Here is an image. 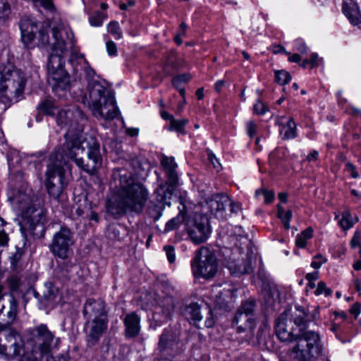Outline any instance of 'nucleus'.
<instances>
[{
  "label": "nucleus",
  "mask_w": 361,
  "mask_h": 361,
  "mask_svg": "<svg viewBox=\"0 0 361 361\" xmlns=\"http://www.w3.org/2000/svg\"><path fill=\"white\" fill-rule=\"evenodd\" d=\"M27 222L31 226L35 227L39 224H42L45 220L44 213L40 207H30L25 214Z\"/></svg>",
  "instance_id": "25"
},
{
  "label": "nucleus",
  "mask_w": 361,
  "mask_h": 361,
  "mask_svg": "<svg viewBox=\"0 0 361 361\" xmlns=\"http://www.w3.org/2000/svg\"><path fill=\"white\" fill-rule=\"evenodd\" d=\"M0 336L16 338L19 336V334L8 324H0Z\"/></svg>",
  "instance_id": "36"
},
{
  "label": "nucleus",
  "mask_w": 361,
  "mask_h": 361,
  "mask_svg": "<svg viewBox=\"0 0 361 361\" xmlns=\"http://www.w3.org/2000/svg\"><path fill=\"white\" fill-rule=\"evenodd\" d=\"M322 353L319 340H298L291 353L292 361H313Z\"/></svg>",
  "instance_id": "8"
},
{
  "label": "nucleus",
  "mask_w": 361,
  "mask_h": 361,
  "mask_svg": "<svg viewBox=\"0 0 361 361\" xmlns=\"http://www.w3.org/2000/svg\"><path fill=\"white\" fill-rule=\"evenodd\" d=\"M230 199L224 195L216 194L205 200L202 205V211L208 215L214 216L217 219H224L226 216V207L228 204Z\"/></svg>",
  "instance_id": "11"
},
{
  "label": "nucleus",
  "mask_w": 361,
  "mask_h": 361,
  "mask_svg": "<svg viewBox=\"0 0 361 361\" xmlns=\"http://www.w3.org/2000/svg\"><path fill=\"white\" fill-rule=\"evenodd\" d=\"M227 267L231 274L236 276L248 274L252 270L251 259L247 255L245 258L242 257L241 259H236L233 256L228 261Z\"/></svg>",
  "instance_id": "18"
},
{
  "label": "nucleus",
  "mask_w": 361,
  "mask_h": 361,
  "mask_svg": "<svg viewBox=\"0 0 361 361\" xmlns=\"http://www.w3.org/2000/svg\"><path fill=\"white\" fill-rule=\"evenodd\" d=\"M360 241H361V233L360 231H357L355 232V233L350 240L351 247L355 248L357 246H360Z\"/></svg>",
  "instance_id": "47"
},
{
  "label": "nucleus",
  "mask_w": 361,
  "mask_h": 361,
  "mask_svg": "<svg viewBox=\"0 0 361 361\" xmlns=\"http://www.w3.org/2000/svg\"><path fill=\"white\" fill-rule=\"evenodd\" d=\"M180 218L178 216L169 220L166 224L164 231L166 232H169V231H173V230L177 228L180 224Z\"/></svg>",
  "instance_id": "42"
},
{
  "label": "nucleus",
  "mask_w": 361,
  "mask_h": 361,
  "mask_svg": "<svg viewBox=\"0 0 361 361\" xmlns=\"http://www.w3.org/2000/svg\"><path fill=\"white\" fill-rule=\"evenodd\" d=\"M287 314H282L278 318L275 325V332L278 338H298L286 329Z\"/></svg>",
  "instance_id": "26"
},
{
  "label": "nucleus",
  "mask_w": 361,
  "mask_h": 361,
  "mask_svg": "<svg viewBox=\"0 0 361 361\" xmlns=\"http://www.w3.org/2000/svg\"><path fill=\"white\" fill-rule=\"evenodd\" d=\"M54 42H51L48 33L39 31V41L42 45L52 44V52L47 63L49 82L53 91L63 97L71 87L70 76L63 68L65 61L63 55L72 49L74 44L73 34L57 27L51 29Z\"/></svg>",
  "instance_id": "2"
},
{
  "label": "nucleus",
  "mask_w": 361,
  "mask_h": 361,
  "mask_svg": "<svg viewBox=\"0 0 361 361\" xmlns=\"http://www.w3.org/2000/svg\"><path fill=\"white\" fill-rule=\"evenodd\" d=\"M263 341V345L266 346L267 350H274L275 348L272 347L273 341L274 340L269 339V340H262Z\"/></svg>",
  "instance_id": "59"
},
{
  "label": "nucleus",
  "mask_w": 361,
  "mask_h": 361,
  "mask_svg": "<svg viewBox=\"0 0 361 361\" xmlns=\"http://www.w3.org/2000/svg\"><path fill=\"white\" fill-rule=\"evenodd\" d=\"M309 61L311 65V68L316 66L319 61L318 55L317 54H312Z\"/></svg>",
  "instance_id": "56"
},
{
  "label": "nucleus",
  "mask_w": 361,
  "mask_h": 361,
  "mask_svg": "<svg viewBox=\"0 0 361 361\" xmlns=\"http://www.w3.org/2000/svg\"><path fill=\"white\" fill-rule=\"evenodd\" d=\"M59 290L54 286H51L49 288V293L47 295V298L49 300H54L56 298V294L58 293Z\"/></svg>",
  "instance_id": "54"
},
{
  "label": "nucleus",
  "mask_w": 361,
  "mask_h": 361,
  "mask_svg": "<svg viewBox=\"0 0 361 361\" xmlns=\"http://www.w3.org/2000/svg\"><path fill=\"white\" fill-rule=\"evenodd\" d=\"M20 28L24 46L27 49L35 47V34L38 30L36 23L29 18H23L20 22Z\"/></svg>",
  "instance_id": "14"
},
{
  "label": "nucleus",
  "mask_w": 361,
  "mask_h": 361,
  "mask_svg": "<svg viewBox=\"0 0 361 361\" xmlns=\"http://www.w3.org/2000/svg\"><path fill=\"white\" fill-rule=\"evenodd\" d=\"M155 195L157 201L161 205H156L154 208L149 209L148 213L154 221H157L161 216L163 206L170 204L169 200L172 193L165 185H159L155 191Z\"/></svg>",
  "instance_id": "17"
},
{
  "label": "nucleus",
  "mask_w": 361,
  "mask_h": 361,
  "mask_svg": "<svg viewBox=\"0 0 361 361\" xmlns=\"http://www.w3.org/2000/svg\"><path fill=\"white\" fill-rule=\"evenodd\" d=\"M343 11L352 24L358 25L361 23V13L357 4L354 1H344L343 4Z\"/></svg>",
  "instance_id": "21"
},
{
  "label": "nucleus",
  "mask_w": 361,
  "mask_h": 361,
  "mask_svg": "<svg viewBox=\"0 0 361 361\" xmlns=\"http://www.w3.org/2000/svg\"><path fill=\"white\" fill-rule=\"evenodd\" d=\"M90 23L92 26L99 27L102 25L103 21L99 16H92L90 18Z\"/></svg>",
  "instance_id": "52"
},
{
  "label": "nucleus",
  "mask_w": 361,
  "mask_h": 361,
  "mask_svg": "<svg viewBox=\"0 0 361 361\" xmlns=\"http://www.w3.org/2000/svg\"><path fill=\"white\" fill-rule=\"evenodd\" d=\"M47 115H54L57 108L54 106L53 102L51 101H44L38 106Z\"/></svg>",
  "instance_id": "35"
},
{
  "label": "nucleus",
  "mask_w": 361,
  "mask_h": 361,
  "mask_svg": "<svg viewBox=\"0 0 361 361\" xmlns=\"http://www.w3.org/2000/svg\"><path fill=\"white\" fill-rule=\"evenodd\" d=\"M184 35H185L181 34V31H178L174 37V41L176 42V43L178 44H181L183 42L182 37Z\"/></svg>",
  "instance_id": "62"
},
{
  "label": "nucleus",
  "mask_w": 361,
  "mask_h": 361,
  "mask_svg": "<svg viewBox=\"0 0 361 361\" xmlns=\"http://www.w3.org/2000/svg\"><path fill=\"white\" fill-rule=\"evenodd\" d=\"M294 324L299 328V334L296 335L300 338H319V335L314 330L309 329L306 324L307 314L302 306H296Z\"/></svg>",
  "instance_id": "15"
},
{
  "label": "nucleus",
  "mask_w": 361,
  "mask_h": 361,
  "mask_svg": "<svg viewBox=\"0 0 361 361\" xmlns=\"http://www.w3.org/2000/svg\"><path fill=\"white\" fill-rule=\"evenodd\" d=\"M164 250L166 251L168 260L170 263H173L176 259L173 247L172 246L167 245L164 247Z\"/></svg>",
  "instance_id": "48"
},
{
  "label": "nucleus",
  "mask_w": 361,
  "mask_h": 361,
  "mask_svg": "<svg viewBox=\"0 0 361 361\" xmlns=\"http://www.w3.org/2000/svg\"><path fill=\"white\" fill-rule=\"evenodd\" d=\"M161 164L168 176L170 184H176L178 178L176 172L177 164L174 158L164 156L161 158Z\"/></svg>",
  "instance_id": "24"
},
{
  "label": "nucleus",
  "mask_w": 361,
  "mask_h": 361,
  "mask_svg": "<svg viewBox=\"0 0 361 361\" xmlns=\"http://www.w3.org/2000/svg\"><path fill=\"white\" fill-rule=\"evenodd\" d=\"M8 234L1 228H0V246H6L8 243Z\"/></svg>",
  "instance_id": "49"
},
{
  "label": "nucleus",
  "mask_w": 361,
  "mask_h": 361,
  "mask_svg": "<svg viewBox=\"0 0 361 361\" xmlns=\"http://www.w3.org/2000/svg\"><path fill=\"white\" fill-rule=\"evenodd\" d=\"M275 78L277 82L281 85H286L290 80V74L285 71H279L275 73Z\"/></svg>",
  "instance_id": "37"
},
{
  "label": "nucleus",
  "mask_w": 361,
  "mask_h": 361,
  "mask_svg": "<svg viewBox=\"0 0 361 361\" xmlns=\"http://www.w3.org/2000/svg\"><path fill=\"white\" fill-rule=\"evenodd\" d=\"M30 335L34 338H53L54 334L45 324H40L30 330Z\"/></svg>",
  "instance_id": "30"
},
{
  "label": "nucleus",
  "mask_w": 361,
  "mask_h": 361,
  "mask_svg": "<svg viewBox=\"0 0 361 361\" xmlns=\"http://www.w3.org/2000/svg\"><path fill=\"white\" fill-rule=\"evenodd\" d=\"M185 65V62L183 59L178 56L175 52H170L166 58L164 70L166 74H170L172 71Z\"/></svg>",
  "instance_id": "27"
},
{
  "label": "nucleus",
  "mask_w": 361,
  "mask_h": 361,
  "mask_svg": "<svg viewBox=\"0 0 361 361\" xmlns=\"http://www.w3.org/2000/svg\"><path fill=\"white\" fill-rule=\"evenodd\" d=\"M191 267L195 278L212 279L217 272V260L208 248L201 247L192 261Z\"/></svg>",
  "instance_id": "7"
},
{
  "label": "nucleus",
  "mask_w": 361,
  "mask_h": 361,
  "mask_svg": "<svg viewBox=\"0 0 361 361\" xmlns=\"http://www.w3.org/2000/svg\"><path fill=\"white\" fill-rule=\"evenodd\" d=\"M313 236V229L312 227H308L302 231L300 233L298 234L295 239V245L299 248H305L307 245V241Z\"/></svg>",
  "instance_id": "32"
},
{
  "label": "nucleus",
  "mask_w": 361,
  "mask_h": 361,
  "mask_svg": "<svg viewBox=\"0 0 361 361\" xmlns=\"http://www.w3.org/2000/svg\"><path fill=\"white\" fill-rule=\"evenodd\" d=\"M156 309L166 319H169L175 309V300L169 295L159 296L156 299Z\"/></svg>",
  "instance_id": "23"
},
{
  "label": "nucleus",
  "mask_w": 361,
  "mask_h": 361,
  "mask_svg": "<svg viewBox=\"0 0 361 361\" xmlns=\"http://www.w3.org/2000/svg\"><path fill=\"white\" fill-rule=\"evenodd\" d=\"M0 97L4 103L18 102L25 85L23 72L13 64H3L0 70Z\"/></svg>",
  "instance_id": "5"
},
{
  "label": "nucleus",
  "mask_w": 361,
  "mask_h": 361,
  "mask_svg": "<svg viewBox=\"0 0 361 361\" xmlns=\"http://www.w3.org/2000/svg\"><path fill=\"white\" fill-rule=\"evenodd\" d=\"M107 318L92 319L86 324V332L91 338H98L107 329Z\"/></svg>",
  "instance_id": "20"
},
{
  "label": "nucleus",
  "mask_w": 361,
  "mask_h": 361,
  "mask_svg": "<svg viewBox=\"0 0 361 361\" xmlns=\"http://www.w3.org/2000/svg\"><path fill=\"white\" fill-rule=\"evenodd\" d=\"M261 195H262L264 196V202L266 204H269V203L272 202V201L274 199V193L271 190H264L263 189V190H257L255 192V195L257 197H258V196H259Z\"/></svg>",
  "instance_id": "39"
},
{
  "label": "nucleus",
  "mask_w": 361,
  "mask_h": 361,
  "mask_svg": "<svg viewBox=\"0 0 361 361\" xmlns=\"http://www.w3.org/2000/svg\"><path fill=\"white\" fill-rule=\"evenodd\" d=\"M253 302H246L238 311L233 320V325L235 326L238 333L252 331L255 326V319L254 318Z\"/></svg>",
  "instance_id": "10"
},
{
  "label": "nucleus",
  "mask_w": 361,
  "mask_h": 361,
  "mask_svg": "<svg viewBox=\"0 0 361 361\" xmlns=\"http://www.w3.org/2000/svg\"><path fill=\"white\" fill-rule=\"evenodd\" d=\"M182 82L180 80L178 76H176L172 80V84L174 87H178L181 85Z\"/></svg>",
  "instance_id": "64"
},
{
  "label": "nucleus",
  "mask_w": 361,
  "mask_h": 361,
  "mask_svg": "<svg viewBox=\"0 0 361 361\" xmlns=\"http://www.w3.org/2000/svg\"><path fill=\"white\" fill-rule=\"evenodd\" d=\"M106 51L110 56H116L117 54L116 44L113 41H108L106 43Z\"/></svg>",
  "instance_id": "46"
},
{
  "label": "nucleus",
  "mask_w": 361,
  "mask_h": 361,
  "mask_svg": "<svg viewBox=\"0 0 361 361\" xmlns=\"http://www.w3.org/2000/svg\"><path fill=\"white\" fill-rule=\"evenodd\" d=\"M314 294L316 295H330L331 294V290L329 288L326 287V283L323 281H320L317 284V289L314 291Z\"/></svg>",
  "instance_id": "40"
},
{
  "label": "nucleus",
  "mask_w": 361,
  "mask_h": 361,
  "mask_svg": "<svg viewBox=\"0 0 361 361\" xmlns=\"http://www.w3.org/2000/svg\"><path fill=\"white\" fill-rule=\"evenodd\" d=\"M161 116L164 120L169 121V122H171V121L174 118L173 115L170 114L166 111H162L161 112Z\"/></svg>",
  "instance_id": "58"
},
{
  "label": "nucleus",
  "mask_w": 361,
  "mask_h": 361,
  "mask_svg": "<svg viewBox=\"0 0 361 361\" xmlns=\"http://www.w3.org/2000/svg\"><path fill=\"white\" fill-rule=\"evenodd\" d=\"M285 116H277L276 124L280 127L279 131L283 140H292L298 136L297 126L293 118H290L286 122Z\"/></svg>",
  "instance_id": "19"
},
{
  "label": "nucleus",
  "mask_w": 361,
  "mask_h": 361,
  "mask_svg": "<svg viewBox=\"0 0 361 361\" xmlns=\"http://www.w3.org/2000/svg\"><path fill=\"white\" fill-rule=\"evenodd\" d=\"M56 121L61 128L69 126L65 135L66 141L61 149L64 155L73 159L75 164L84 171L93 174L101 165V155L99 144L92 140V145L89 147L87 156L91 164L84 163L80 155L85 154V148L82 146L84 141L82 136L83 127L80 122L84 120L82 112L78 108L59 109L55 112Z\"/></svg>",
  "instance_id": "1"
},
{
  "label": "nucleus",
  "mask_w": 361,
  "mask_h": 361,
  "mask_svg": "<svg viewBox=\"0 0 361 361\" xmlns=\"http://www.w3.org/2000/svg\"><path fill=\"white\" fill-rule=\"evenodd\" d=\"M268 107L261 101H257L254 105V111L257 114L263 115L268 111Z\"/></svg>",
  "instance_id": "43"
},
{
  "label": "nucleus",
  "mask_w": 361,
  "mask_h": 361,
  "mask_svg": "<svg viewBox=\"0 0 361 361\" xmlns=\"http://www.w3.org/2000/svg\"><path fill=\"white\" fill-rule=\"evenodd\" d=\"M83 315L88 319L107 318L106 304L102 299L87 298L84 304Z\"/></svg>",
  "instance_id": "13"
},
{
  "label": "nucleus",
  "mask_w": 361,
  "mask_h": 361,
  "mask_svg": "<svg viewBox=\"0 0 361 361\" xmlns=\"http://www.w3.org/2000/svg\"><path fill=\"white\" fill-rule=\"evenodd\" d=\"M10 6L6 2L0 1V19L5 18L8 16Z\"/></svg>",
  "instance_id": "44"
},
{
  "label": "nucleus",
  "mask_w": 361,
  "mask_h": 361,
  "mask_svg": "<svg viewBox=\"0 0 361 361\" xmlns=\"http://www.w3.org/2000/svg\"><path fill=\"white\" fill-rule=\"evenodd\" d=\"M90 110L94 116H99L105 120H112L118 115V108L116 104V100L113 95H109L100 103L90 106Z\"/></svg>",
  "instance_id": "12"
},
{
  "label": "nucleus",
  "mask_w": 361,
  "mask_h": 361,
  "mask_svg": "<svg viewBox=\"0 0 361 361\" xmlns=\"http://www.w3.org/2000/svg\"><path fill=\"white\" fill-rule=\"evenodd\" d=\"M277 216L281 220L286 230L290 228V220L293 216L292 211L285 209L281 204H277Z\"/></svg>",
  "instance_id": "29"
},
{
  "label": "nucleus",
  "mask_w": 361,
  "mask_h": 361,
  "mask_svg": "<svg viewBox=\"0 0 361 361\" xmlns=\"http://www.w3.org/2000/svg\"><path fill=\"white\" fill-rule=\"evenodd\" d=\"M346 168L348 171L350 173V176L353 178H357L359 176V173L356 171L355 167L354 165L351 163H347L346 164Z\"/></svg>",
  "instance_id": "53"
},
{
  "label": "nucleus",
  "mask_w": 361,
  "mask_h": 361,
  "mask_svg": "<svg viewBox=\"0 0 361 361\" xmlns=\"http://www.w3.org/2000/svg\"><path fill=\"white\" fill-rule=\"evenodd\" d=\"M318 156H319V152L316 150H313L312 152H310L307 157V159L309 161H316L318 158Z\"/></svg>",
  "instance_id": "57"
},
{
  "label": "nucleus",
  "mask_w": 361,
  "mask_h": 361,
  "mask_svg": "<svg viewBox=\"0 0 361 361\" xmlns=\"http://www.w3.org/2000/svg\"><path fill=\"white\" fill-rule=\"evenodd\" d=\"M188 120L186 118L183 119H172L171 122H169V126L166 127V129L169 131H176L178 134L185 135L186 134V131L185 130V126L188 124Z\"/></svg>",
  "instance_id": "31"
},
{
  "label": "nucleus",
  "mask_w": 361,
  "mask_h": 361,
  "mask_svg": "<svg viewBox=\"0 0 361 361\" xmlns=\"http://www.w3.org/2000/svg\"><path fill=\"white\" fill-rule=\"evenodd\" d=\"M319 273L317 271H314L312 273H309L306 275L305 279L308 281V282L315 281L318 279Z\"/></svg>",
  "instance_id": "55"
},
{
  "label": "nucleus",
  "mask_w": 361,
  "mask_h": 361,
  "mask_svg": "<svg viewBox=\"0 0 361 361\" xmlns=\"http://www.w3.org/2000/svg\"><path fill=\"white\" fill-rule=\"evenodd\" d=\"M108 32L112 35L116 39L122 38V32L118 22L112 21L108 25Z\"/></svg>",
  "instance_id": "34"
},
{
  "label": "nucleus",
  "mask_w": 361,
  "mask_h": 361,
  "mask_svg": "<svg viewBox=\"0 0 361 361\" xmlns=\"http://www.w3.org/2000/svg\"><path fill=\"white\" fill-rule=\"evenodd\" d=\"M112 94L102 83L96 80H91L88 82L89 107L101 103L104 98Z\"/></svg>",
  "instance_id": "16"
},
{
  "label": "nucleus",
  "mask_w": 361,
  "mask_h": 361,
  "mask_svg": "<svg viewBox=\"0 0 361 361\" xmlns=\"http://www.w3.org/2000/svg\"><path fill=\"white\" fill-rule=\"evenodd\" d=\"M246 128H247V133L248 135L250 137H253L255 136V135L256 134L257 126L253 121H250L247 123Z\"/></svg>",
  "instance_id": "45"
},
{
  "label": "nucleus",
  "mask_w": 361,
  "mask_h": 361,
  "mask_svg": "<svg viewBox=\"0 0 361 361\" xmlns=\"http://www.w3.org/2000/svg\"><path fill=\"white\" fill-rule=\"evenodd\" d=\"M288 61L293 63H298L300 61V56L298 54H294L288 57Z\"/></svg>",
  "instance_id": "61"
},
{
  "label": "nucleus",
  "mask_w": 361,
  "mask_h": 361,
  "mask_svg": "<svg viewBox=\"0 0 361 361\" xmlns=\"http://www.w3.org/2000/svg\"><path fill=\"white\" fill-rule=\"evenodd\" d=\"M74 243V233L67 226H61L59 231L54 234L49 245V250L55 257L68 260L66 263V271L73 266L68 259L73 254Z\"/></svg>",
  "instance_id": "6"
},
{
  "label": "nucleus",
  "mask_w": 361,
  "mask_h": 361,
  "mask_svg": "<svg viewBox=\"0 0 361 361\" xmlns=\"http://www.w3.org/2000/svg\"><path fill=\"white\" fill-rule=\"evenodd\" d=\"M184 317L190 322L195 324L201 321L202 316L200 312V306L196 303H192L186 306L183 312Z\"/></svg>",
  "instance_id": "28"
},
{
  "label": "nucleus",
  "mask_w": 361,
  "mask_h": 361,
  "mask_svg": "<svg viewBox=\"0 0 361 361\" xmlns=\"http://www.w3.org/2000/svg\"><path fill=\"white\" fill-rule=\"evenodd\" d=\"M148 197L149 192L142 185L130 184L121 188L116 200L108 201L106 208L113 215H120L128 211L140 213Z\"/></svg>",
  "instance_id": "3"
},
{
  "label": "nucleus",
  "mask_w": 361,
  "mask_h": 361,
  "mask_svg": "<svg viewBox=\"0 0 361 361\" xmlns=\"http://www.w3.org/2000/svg\"><path fill=\"white\" fill-rule=\"evenodd\" d=\"M224 85H225L224 80H217L214 84V89L217 92H220L221 88L224 86Z\"/></svg>",
  "instance_id": "60"
},
{
  "label": "nucleus",
  "mask_w": 361,
  "mask_h": 361,
  "mask_svg": "<svg viewBox=\"0 0 361 361\" xmlns=\"http://www.w3.org/2000/svg\"><path fill=\"white\" fill-rule=\"evenodd\" d=\"M361 311V305L359 302H355L353 304L352 307L350 309V313L355 316V318L359 315Z\"/></svg>",
  "instance_id": "50"
},
{
  "label": "nucleus",
  "mask_w": 361,
  "mask_h": 361,
  "mask_svg": "<svg viewBox=\"0 0 361 361\" xmlns=\"http://www.w3.org/2000/svg\"><path fill=\"white\" fill-rule=\"evenodd\" d=\"M140 317L133 312L127 314L124 319L126 334L128 337H136L140 331Z\"/></svg>",
  "instance_id": "22"
},
{
  "label": "nucleus",
  "mask_w": 361,
  "mask_h": 361,
  "mask_svg": "<svg viewBox=\"0 0 361 361\" xmlns=\"http://www.w3.org/2000/svg\"><path fill=\"white\" fill-rule=\"evenodd\" d=\"M178 78H180V80L183 82H186L190 80V76L187 74H183L180 75H178Z\"/></svg>",
  "instance_id": "63"
},
{
  "label": "nucleus",
  "mask_w": 361,
  "mask_h": 361,
  "mask_svg": "<svg viewBox=\"0 0 361 361\" xmlns=\"http://www.w3.org/2000/svg\"><path fill=\"white\" fill-rule=\"evenodd\" d=\"M281 300L280 292L277 286H272L269 288V293L268 294L267 302H274L276 301Z\"/></svg>",
  "instance_id": "38"
},
{
  "label": "nucleus",
  "mask_w": 361,
  "mask_h": 361,
  "mask_svg": "<svg viewBox=\"0 0 361 361\" xmlns=\"http://www.w3.org/2000/svg\"><path fill=\"white\" fill-rule=\"evenodd\" d=\"M60 150L52 153L49 159L45 171L44 185L50 197L58 200L63 193L67 183L65 180L66 169L70 166Z\"/></svg>",
  "instance_id": "4"
},
{
  "label": "nucleus",
  "mask_w": 361,
  "mask_h": 361,
  "mask_svg": "<svg viewBox=\"0 0 361 361\" xmlns=\"http://www.w3.org/2000/svg\"><path fill=\"white\" fill-rule=\"evenodd\" d=\"M326 262V259L322 255L318 254L314 257V260L311 263V267L315 269H318L321 266Z\"/></svg>",
  "instance_id": "41"
},
{
  "label": "nucleus",
  "mask_w": 361,
  "mask_h": 361,
  "mask_svg": "<svg viewBox=\"0 0 361 361\" xmlns=\"http://www.w3.org/2000/svg\"><path fill=\"white\" fill-rule=\"evenodd\" d=\"M340 226L344 229L348 230L350 229L355 224V221L353 220L351 214L349 212L346 211L342 214V218L339 221Z\"/></svg>",
  "instance_id": "33"
},
{
  "label": "nucleus",
  "mask_w": 361,
  "mask_h": 361,
  "mask_svg": "<svg viewBox=\"0 0 361 361\" xmlns=\"http://www.w3.org/2000/svg\"><path fill=\"white\" fill-rule=\"evenodd\" d=\"M228 204H230V211L231 213L238 214L241 211V206L238 202H231L230 200Z\"/></svg>",
  "instance_id": "51"
},
{
  "label": "nucleus",
  "mask_w": 361,
  "mask_h": 361,
  "mask_svg": "<svg viewBox=\"0 0 361 361\" xmlns=\"http://www.w3.org/2000/svg\"><path fill=\"white\" fill-rule=\"evenodd\" d=\"M187 225L188 234L195 244L202 243L209 238L210 228L207 216L196 214Z\"/></svg>",
  "instance_id": "9"
}]
</instances>
